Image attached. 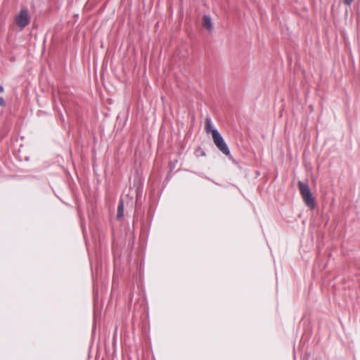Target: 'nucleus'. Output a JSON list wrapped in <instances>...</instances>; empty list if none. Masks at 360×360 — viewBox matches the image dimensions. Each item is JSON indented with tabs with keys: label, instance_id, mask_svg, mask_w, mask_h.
<instances>
[{
	"label": "nucleus",
	"instance_id": "nucleus-7",
	"mask_svg": "<svg viewBox=\"0 0 360 360\" xmlns=\"http://www.w3.org/2000/svg\"><path fill=\"white\" fill-rule=\"evenodd\" d=\"M0 105L1 106L5 105V101L2 97H0Z\"/></svg>",
	"mask_w": 360,
	"mask_h": 360
},
{
	"label": "nucleus",
	"instance_id": "nucleus-2",
	"mask_svg": "<svg viewBox=\"0 0 360 360\" xmlns=\"http://www.w3.org/2000/svg\"><path fill=\"white\" fill-rule=\"evenodd\" d=\"M212 139L215 146L223 154L230 155L229 148L218 130H212Z\"/></svg>",
	"mask_w": 360,
	"mask_h": 360
},
{
	"label": "nucleus",
	"instance_id": "nucleus-8",
	"mask_svg": "<svg viewBox=\"0 0 360 360\" xmlns=\"http://www.w3.org/2000/svg\"><path fill=\"white\" fill-rule=\"evenodd\" d=\"M353 0H344V2L347 4L350 5L352 3Z\"/></svg>",
	"mask_w": 360,
	"mask_h": 360
},
{
	"label": "nucleus",
	"instance_id": "nucleus-5",
	"mask_svg": "<svg viewBox=\"0 0 360 360\" xmlns=\"http://www.w3.org/2000/svg\"><path fill=\"white\" fill-rule=\"evenodd\" d=\"M212 130H217V129L213 128L212 120L210 117H207L205 119V131L207 133L211 132L212 134Z\"/></svg>",
	"mask_w": 360,
	"mask_h": 360
},
{
	"label": "nucleus",
	"instance_id": "nucleus-6",
	"mask_svg": "<svg viewBox=\"0 0 360 360\" xmlns=\"http://www.w3.org/2000/svg\"><path fill=\"white\" fill-rule=\"evenodd\" d=\"M124 216V202L123 200H120L119 202V205L117 207V218L118 219H120Z\"/></svg>",
	"mask_w": 360,
	"mask_h": 360
},
{
	"label": "nucleus",
	"instance_id": "nucleus-1",
	"mask_svg": "<svg viewBox=\"0 0 360 360\" xmlns=\"http://www.w3.org/2000/svg\"><path fill=\"white\" fill-rule=\"evenodd\" d=\"M298 186L304 202L309 208L314 209L315 206V201L314 198L312 197L309 186L302 181H299Z\"/></svg>",
	"mask_w": 360,
	"mask_h": 360
},
{
	"label": "nucleus",
	"instance_id": "nucleus-3",
	"mask_svg": "<svg viewBox=\"0 0 360 360\" xmlns=\"http://www.w3.org/2000/svg\"><path fill=\"white\" fill-rule=\"evenodd\" d=\"M15 20L16 25L20 27V30L24 29L30 22V16L28 10L27 8L21 9L16 15Z\"/></svg>",
	"mask_w": 360,
	"mask_h": 360
},
{
	"label": "nucleus",
	"instance_id": "nucleus-4",
	"mask_svg": "<svg viewBox=\"0 0 360 360\" xmlns=\"http://www.w3.org/2000/svg\"><path fill=\"white\" fill-rule=\"evenodd\" d=\"M202 26L209 31L212 30V22L211 18L208 15L203 16Z\"/></svg>",
	"mask_w": 360,
	"mask_h": 360
}]
</instances>
